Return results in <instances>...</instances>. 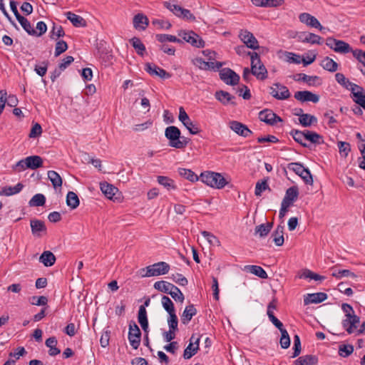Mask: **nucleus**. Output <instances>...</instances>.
Here are the masks:
<instances>
[{"instance_id":"f257e3e1","label":"nucleus","mask_w":365,"mask_h":365,"mask_svg":"<svg viewBox=\"0 0 365 365\" xmlns=\"http://www.w3.org/2000/svg\"><path fill=\"white\" fill-rule=\"evenodd\" d=\"M246 45L237 46L235 48V52L239 56H250L251 58L252 74L254 75L258 80L264 81L267 78V70L264 65H261L259 67L260 72L256 73L255 61H259V55L256 52H250L247 51Z\"/></svg>"},{"instance_id":"f03ea898","label":"nucleus","mask_w":365,"mask_h":365,"mask_svg":"<svg viewBox=\"0 0 365 365\" xmlns=\"http://www.w3.org/2000/svg\"><path fill=\"white\" fill-rule=\"evenodd\" d=\"M200 180L207 185L217 189H222L228 184V181L221 173L212 171L202 173L200 176Z\"/></svg>"},{"instance_id":"7ed1b4c3","label":"nucleus","mask_w":365,"mask_h":365,"mask_svg":"<svg viewBox=\"0 0 365 365\" xmlns=\"http://www.w3.org/2000/svg\"><path fill=\"white\" fill-rule=\"evenodd\" d=\"M169 270L170 265L168 263L165 262H159L146 267L145 269H142L140 272L143 277H149L165 274L169 272Z\"/></svg>"},{"instance_id":"20e7f679","label":"nucleus","mask_w":365,"mask_h":365,"mask_svg":"<svg viewBox=\"0 0 365 365\" xmlns=\"http://www.w3.org/2000/svg\"><path fill=\"white\" fill-rule=\"evenodd\" d=\"M287 168L292 170L297 175L302 178L304 183L312 185L314 180L312 175L308 168H306L300 163H291L287 165Z\"/></svg>"},{"instance_id":"39448f33","label":"nucleus","mask_w":365,"mask_h":365,"mask_svg":"<svg viewBox=\"0 0 365 365\" xmlns=\"http://www.w3.org/2000/svg\"><path fill=\"white\" fill-rule=\"evenodd\" d=\"M178 36L185 41L196 48H204L205 43L204 40L192 31H180Z\"/></svg>"},{"instance_id":"423d86ee","label":"nucleus","mask_w":365,"mask_h":365,"mask_svg":"<svg viewBox=\"0 0 365 365\" xmlns=\"http://www.w3.org/2000/svg\"><path fill=\"white\" fill-rule=\"evenodd\" d=\"M128 340L131 346L137 349L140 344L141 331L134 321L129 322Z\"/></svg>"},{"instance_id":"0eeeda50","label":"nucleus","mask_w":365,"mask_h":365,"mask_svg":"<svg viewBox=\"0 0 365 365\" xmlns=\"http://www.w3.org/2000/svg\"><path fill=\"white\" fill-rule=\"evenodd\" d=\"M179 120L185 125V127L189 130L190 134L196 135L200 132L196 123H194L189 118L188 115L185 112L182 107L179 109Z\"/></svg>"},{"instance_id":"6e6552de","label":"nucleus","mask_w":365,"mask_h":365,"mask_svg":"<svg viewBox=\"0 0 365 365\" xmlns=\"http://www.w3.org/2000/svg\"><path fill=\"white\" fill-rule=\"evenodd\" d=\"M241 41L249 48L256 50L259 48V42L252 33L247 30H241L239 34Z\"/></svg>"},{"instance_id":"1a4fd4ad","label":"nucleus","mask_w":365,"mask_h":365,"mask_svg":"<svg viewBox=\"0 0 365 365\" xmlns=\"http://www.w3.org/2000/svg\"><path fill=\"white\" fill-rule=\"evenodd\" d=\"M259 118L265 123L274 125L277 122H282V119L270 109H264L259 113Z\"/></svg>"},{"instance_id":"9d476101","label":"nucleus","mask_w":365,"mask_h":365,"mask_svg":"<svg viewBox=\"0 0 365 365\" xmlns=\"http://www.w3.org/2000/svg\"><path fill=\"white\" fill-rule=\"evenodd\" d=\"M30 226L31 233L34 237H41L43 235H46L47 228L45 222L42 220L37 219H32L30 220Z\"/></svg>"},{"instance_id":"9b49d317","label":"nucleus","mask_w":365,"mask_h":365,"mask_svg":"<svg viewBox=\"0 0 365 365\" xmlns=\"http://www.w3.org/2000/svg\"><path fill=\"white\" fill-rule=\"evenodd\" d=\"M299 19L300 22L306 24L308 26L318 29L320 31H323V30L326 29L324 26H322L321 25L320 22L318 21V19L316 17L312 16L309 13L300 14L299 16Z\"/></svg>"},{"instance_id":"f8f14e48","label":"nucleus","mask_w":365,"mask_h":365,"mask_svg":"<svg viewBox=\"0 0 365 365\" xmlns=\"http://www.w3.org/2000/svg\"><path fill=\"white\" fill-rule=\"evenodd\" d=\"M180 129L174 125L167 127L165 130V136L169 140L168 145L173 148H175V142L180 140Z\"/></svg>"},{"instance_id":"ddd939ff","label":"nucleus","mask_w":365,"mask_h":365,"mask_svg":"<svg viewBox=\"0 0 365 365\" xmlns=\"http://www.w3.org/2000/svg\"><path fill=\"white\" fill-rule=\"evenodd\" d=\"M294 98L301 103L311 101L314 103L319 101V96L309 91H297L294 96Z\"/></svg>"},{"instance_id":"4468645a","label":"nucleus","mask_w":365,"mask_h":365,"mask_svg":"<svg viewBox=\"0 0 365 365\" xmlns=\"http://www.w3.org/2000/svg\"><path fill=\"white\" fill-rule=\"evenodd\" d=\"M346 319L342 321V326L349 334H351L354 331V329L357 327L360 318L354 314V313L346 314Z\"/></svg>"},{"instance_id":"2eb2a0df","label":"nucleus","mask_w":365,"mask_h":365,"mask_svg":"<svg viewBox=\"0 0 365 365\" xmlns=\"http://www.w3.org/2000/svg\"><path fill=\"white\" fill-rule=\"evenodd\" d=\"M335 79L338 83H339L340 85H341L346 89L350 90L351 91L352 94H353V92H356V90L364 91V88L362 87L349 81V80L348 78H346L344 76V75L341 73H336Z\"/></svg>"},{"instance_id":"dca6fc26","label":"nucleus","mask_w":365,"mask_h":365,"mask_svg":"<svg viewBox=\"0 0 365 365\" xmlns=\"http://www.w3.org/2000/svg\"><path fill=\"white\" fill-rule=\"evenodd\" d=\"M230 128L233 130L235 133L237 135L242 136V137H247L250 134L252 133V132L248 128V127L236 120L230 121L229 123Z\"/></svg>"},{"instance_id":"f3484780","label":"nucleus","mask_w":365,"mask_h":365,"mask_svg":"<svg viewBox=\"0 0 365 365\" xmlns=\"http://www.w3.org/2000/svg\"><path fill=\"white\" fill-rule=\"evenodd\" d=\"M327 299V294L324 292L307 294L304 298V305L318 304L325 301Z\"/></svg>"},{"instance_id":"a211bd4d","label":"nucleus","mask_w":365,"mask_h":365,"mask_svg":"<svg viewBox=\"0 0 365 365\" xmlns=\"http://www.w3.org/2000/svg\"><path fill=\"white\" fill-rule=\"evenodd\" d=\"M215 98L219 101L222 104L227 106L231 104L233 106L236 105V103L233 101L235 97L231 95L230 93L225 91H217L215 93Z\"/></svg>"},{"instance_id":"6ab92c4d","label":"nucleus","mask_w":365,"mask_h":365,"mask_svg":"<svg viewBox=\"0 0 365 365\" xmlns=\"http://www.w3.org/2000/svg\"><path fill=\"white\" fill-rule=\"evenodd\" d=\"M194 336L192 335L190 339V344L185 348L183 353V357L185 359H190L192 356H194L197 350L199 349V338H197L195 341Z\"/></svg>"},{"instance_id":"aec40b11","label":"nucleus","mask_w":365,"mask_h":365,"mask_svg":"<svg viewBox=\"0 0 365 365\" xmlns=\"http://www.w3.org/2000/svg\"><path fill=\"white\" fill-rule=\"evenodd\" d=\"M284 226L278 225L274 232L272 233L271 237L276 246H282L284 244Z\"/></svg>"},{"instance_id":"412c9836","label":"nucleus","mask_w":365,"mask_h":365,"mask_svg":"<svg viewBox=\"0 0 365 365\" xmlns=\"http://www.w3.org/2000/svg\"><path fill=\"white\" fill-rule=\"evenodd\" d=\"M318 357L315 355L307 354L299 357L294 361L293 365H317Z\"/></svg>"},{"instance_id":"4be33fe9","label":"nucleus","mask_w":365,"mask_h":365,"mask_svg":"<svg viewBox=\"0 0 365 365\" xmlns=\"http://www.w3.org/2000/svg\"><path fill=\"white\" fill-rule=\"evenodd\" d=\"M26 167L28 169L36 170L43 166V159L38 155H31L25 158Z\"/></svg>"},{"instance_id":"5701e85b","label":"nucleus","mask_w":365,"mask_h":365,"mask_svg":"<svg viewBox=\"0 0 365 365\" xmlns=\"http://www.w3.org/2000/svg\"><path fill=\"white\" fill-rule=\"evenodd\" d=\"M256 6L260 7H277L284 3V0H251Z\"/></svg>"},{"instance_id":"b1692460","label":"nucleus","mask_w":365,"mask_h":365,"mask_svg":"<svg viewBox=\"0 0 365 365\" xmlns=\"http://www.w3.org/2000/svg\"><path fill=\"white\" fill-rule=\"evenodd\" d=\"M133 22L136 29L145 30L148 25L149 21L146 16L143 14H138L134 16Z\"/></svg>"},{"instance_id":"393cba45","label":"nucleus","mask_w":365,"mask_h":365,"mask_svg":"<svg viewBox=\"0 0 365 365\" xmlns=\"http://www.w3.org/2000/svg\"><path fill=\"white\" fill-rule=\"evenodd\" d=\"M197 314V309L193 304L187 306L181 316V322L183 324H187L192 319V317Z\"/></svg>"},{"instance_id":"a878e982","label":"nucleus","mask_w":365,"mask_h":365,"mask_svg":"<svg viewBox=\"0 0 365 365\" xmlns=\"http://www.w3.org/2000/svg\"><path fill=\"white\" fill-rule=\"evenodd\" d=\"M272 222H267L265 224H261L258 226H256L255 229V235H258L260 238L265 237L268 235L272 229Z\"/></svg>"},{"instance_id":"bb28decb","label":"nucleus","mask_w":365,"mask_h":365,"mask_svg":"<svg viewBox=\"0 0 365 365\" xmlns=\"http://www.w3.org/2000/svg\"><path fill=\"white\" fill-rule=\"evenodd\" d=\"M102 192L110 200H113L115 195L118 192L117 187L106 182L101 183Z\"/></svg>"},{"instance_id":"cd10ccee","label":"nucleus","mask_w":365,"mask_h":365,"mask_svg":"<svg viewBox=\"0 0 365 365\" xmlns=\"http://www.w3.org/2000/svg\"><path fill=\"white\" fill-rule=\"evenodd\" d=\"M56 257L51 251H44L39 257V261L45 267H51L56 262Z\"/></svg>"},{"instance_id":"c85d7f7f","label":"nucleus","mask_w":365,"mask_h":365,"mask_svg":"<svg viewBox=\"0 0 365 365\" xmlns=\"http://www.w3.org/2000/svg\"><path fill=\"white\" fill-rule=\"evenodd\" d=\"M66 16L67 19L76 27H85L86 26V20L78 15H76L71 11H68L66 13Z\"/></svg>"},{"instance_id":"c756f323","label":"nucleus","mask_w":365,"mask_h":365,"mask_svg":"<svg viewBox=\"0 0 365 365\" xmlns=\"http://www.w3.org/2000/svg\"><path fill=\"white\" fill-rule=\"evenodd\" d=\"M245 269L250 272L261 279H266L268 278L267 272L259 266L257 265H247L245 267Z\"/></svg>"},{"instance_id":"7c9ffc66","label":"nucleus","mask_w":365,"mask_h":365,"mask_svg":"<svg viewBox=\"0 0 365 365\" xmlns=\"http://www.w3.org/2000/svg\"><path fill=\"white\" fill-rule=\"evenodd\" d=\"M292 78L296 81H303L307 83L309 86H314L316 81L319 80L317 76H308L305 73H297L294 75Z\"/></svg>"},{"instance_id":"2f4dec72","label":"nucleus","mask_w":365,"mask_h":365,"mask_svg":"<svg viewBox=\"0 0 365 365\" xmlns=\"http://www.w3.org/2000/svg\"><path fill=\"white\" fill-rule=\"evenodd\" d=\"M305 140L315 145H320L324 143L322 135L308 130H305Z\"/></svg>"},{"instance_id":"473e14b6","label":"nucleus","mask_w":365,"mask_h":365,"mask_svg":"<svg viewBox=\"0 0 365 365\" xmlns=\"http://www.w3.org/2000/svg\"><path fill=\"white\" fill-rule=\"evenodd\" d=\"M289 134L292 136L294 140L302 146L304 148H309V145L304 142V140H305V130L300 131L293 129L290 131Z\"/></svg>"},{"instance_id":"72a5a7b5","label":"nucleus","mask_w":365,"mask_h":365,"mask_svg":"<svg viewBox=\"0 0 365 365\" xmlns=\"http://www.w3.org/2000/svg\"><path fill=\"white\" fill-rule=\"evenodd\" d=\"M46 346L49 347L48 354L50 356H56L60 354L61 350L56 347L57 339L54 336L49 337L45 342Z\"/></svg>"},{"instance_id":"f704fd0d","label":"nucleus","mask_w":365,"mask_h":365,"mask_svg":"<svg viewBox=\"0 0 365 365\" xmlns=\"http://www.w3.org/2000/svg\"><path fill=\"white\" fill-rule=\"evenodd\" d=\"M17 21L19 22L22 28L27 32L29 35H36V31L34 29V28L31 26V23L29 21L24 17L23 16H19L16 18Z\"/></svg>"},{"instance_id":"c9c22d12","label":"nucleus","mask_w":365,"mask_h":365,"mask_svg":"<svg viewBox=\"0 0 365 365\" xmlns=\"http://www.w3.org/2000/svg\"><path fill=\"white\" fill-rule=\"evenodd\" d=\"M178 174L190 182H195L200 179V177L190 169L180 168H178Z\"/></svg>"},{"instance_id":"e433bc0d","label":"nucleus","mask_w":365,"mask_h":365,"mask_svg":"<svg viewBox=\"0 0 365 365\" xmlns=\"http://www.w3.org/2000/svg\"><path fill=\"white\" fill-rule=\"evenodd\" d=\"M154 288L158 291H160L163 293L168 294L170 293V289L175 290L173 287L175 285L166 282V281H158L154 284Z\"/></svg>"},{"instance_id":"4c0bfd02","label":"nucleus","mask_w":365,"mask_h":365,"mask_svg":"<svg viewBox=\"0 0 365 365\" xmlns=\"http://www.w3.org/2000/svg\"><path fill=\"white\" fill-rule=\"evenodd\" d=\"M322 68L329 72H335L338 69V64L332 58L327 56L322 61Z\"/></svg>"},{"instance_id":"58836bf2","label":"nucleus","mask_w":365,"mask_h":365,"mask_svg":"<svg viewBox=\"0 0 365 365\" xmlns=\"http://www.w3.org/2000/svg\"><path fill=\"white\" fill-rule=\"evenodd\" d=\"M66 204L71 209H76L79 205V198L76 193L69 191L66 195Z\"/></svg>"},{"instance_id":"ea45409f","label":"nucleus","mask_w":365,"mask_h":365,"mask_svg":"<svg viewBox=\"0 0 365 365\" xmlns=\"http://www.w3.org/2000/svg\"><path fill=\"white\" fill-rule=\"evenodd\" d=\"M158 182L168 190H175L177 188L174 180L167 176H158Z\"/></svg>"},{"instance_id":"a19ab883","label":"nucleus","mask_w":365,"mask_h":365,"mask_svg":"<svg viewBox=\"0 0 365 365\" xmlns=\"http://www.w3.org/2000/svg\"><path fill=\"white\" fill-rule=\"evenodd\" d=\"M48 178L51 180L54 188L61 187L62 186V178L56 171H48Z\"/></svg>"},{"instance_id":"79ce46f5","label":"nucleus","mask_w":365,"mask_h":365,"mask_svg":"<svg viewBox=\"0 0 365 365\" xmlns=\"http://www.w3.org/2000/svg\"><path fill=\"white\" fill-rule=\"evenodd\" d=\"M130 43L135 49L137 53L141 56H144L145 52V46L138 37H133L130 40Z\"/></svg>"},{"instance_id":"37998d69","label":"nucleus","mask_w":365,"mask_h":365,"mask_svg":"<svg viewBox=\"0 0 365 365\" xmlns=\"http://www.w3.org/2000/svg\"><path fill=\"white\" fill-rule=\"evenodd\" d=\"M299 121L302 126L309 127L312 124L317 123V119L314 115L306 113L300 115Z\"/></svg>"},{"instance_id":"c03bdc74","label":"nucleus","mask_w":365,"mask_h":365,"mask_svg":"<svg viewBox=\"0 0 365 365\" xmlns=\"http://www.w3.org/2000/svg\"><path fill=\"white\" fill-rule=\"evenodd\" d=\"M302 41L303 43L321 45L323 43V38L315 34L309 33L306 35L304 38L302 40Z\"/></svg>"},{"instance_id":"a18cd8bd","label":"nucleus","mask_w":365,"mask_h":365,"mask_svg":"<svg viewBox=\"0 0 365 365\" xmlns=\"http://www.w3.org/2000/svg\"><path fill=\"white\" fill-rule=\"evenodd\" d=\"M156 39L161 43H164L166 41L170 42H175L179 43H182L183 41L182 39L177 38L175 36L170 35V34H157L155 36Z\"/></svg>"},{"instance_id":"49530a36","label":"nucleus","mask_w":365,"mask_h":365,"mask_svg":"<svg viewBox=\"0 0 365 365\" xmlns=\"http://www.w3.org/2000/svg\"><path fill=\"white\" fill-rule=\"evenodd\" d=\"M334 51L337 53H348L352 51V48L348 43L339 40V41L337 42L336 46H334Z\"/></svg>"},{"instance_id":"de8ad7c7","label":"nucleus","mask_w":365,"mask_h":365,"mask_svg":"<svg viewBox=\"0 0 365 365\" xmlns=\"http://www.w3.org/2000/svg\"><path fill=\"white\" fill-rule=\"evenodd\" d=\"M281 332V337L279 340L280 346L282 349H287L290 346V338L287 331L282 327V329H279Z\"/></svg>"},{"instance_id":"09e8293b","label":"nucleus","mask_w":365,"mask_h":365,"mask_svg":"<svg viewBox=\"0 0 365 365\" xmlns=\"http://www.w3.org/2000/svg\"><path fill=\"white\" fill-rule=\"evenodd\" d=\"M46 197L43 194H36L30 200L29 204L31 207H39L44 205Z\"/></svg>"},{"instance_id":"8fccbe9b","label":"nucleus","mask_w":365,"mask_h":365,"mask_svg":"<svg viewBox=\"0 0 365 365\" xmlns=\"http://www.w3.org/2000/svg\"><path fill=\"white\" fill-rule=\"evenodd\" d=\"M24 185L19 182L14 187H5L0 194L4 193L6 196L12 195L16 193H19L23 188Z\"/></svg>"},{"instance_id":"3c124183","label":"nucleus","mask_w":365,"mask_h":365,"mask_svg":"<svg viewBox=\"0 0 365 365\" xmlns=\"http://www.w3.org/2000/svg\"><path fill=\"white\" fill-rule=\"evenodd\" d=\"M201 235L207 240L210 245L217 247L220 246V242L219 239L212 233L207 231H202Z\"/></svg>"},{"instance_id":"603ef678","label":"nucleus","mask_w":365,"mask_h":365,"mask_svg":"<svg viewBox=\"0 0 365 365\" xmlns=\"http://www.w3.org/2000/svg\"><path fill=\"white\" fill-rule=\"evenodd\" d=\"M363 91L357 90L353 92V101L365 110V94H363Z\"/></svg>"},{"instance_id":"864d4df0","label":"nucleus","mask_w":365,"mask_h":365,"mask_svg":"<svg viewBox=\"0 0 365 365\" xmlns=\"http://www.w3.org/2000/svg\"><path fill=\"white\" fill-rule=\"evenodd\" d=\"M363 91L357 90L353 92V101L365 110V94H363Z\"/></svg>"},{"instance_id":"5fc2aeb1","label":"nucleus","mask_w":365,"mask_h":365,"mask_svg":"<svg viewBox=\"0 0 365 365\" xmlns=\"http://www.w3.org/2000/svg\"><path fill=\"white\" fill-rule=\"evenodd\" d=\"M161 302L163 308L168 314L175 312L174 304L168 297L165 295L163 296Z\"/></svg>"},{"instance_id":"6e6d98bb","label":"nucleus","mask_w":365,"mask_h":365,"mask_svg":"<svg viewBox=\"0 0 365 365\" xmlns=\"http://www.w3.org/2000/svg\"><path fill=\"white\" fill-rule=\"evenodd\" d=\"M299 195V189L297 186H292L286 190L284 197L287 200L294 202L297 200Z\"/></svg>"},{"instance_id":"4d7b16f0","label":"nucleus","mask_w":365,"mask_h":365,"mask_svg":"<svg viewBox=\"0 0 365 365\" xmlns=\"http://www.w3.org/2000/svg\"><path fill=\"white\" fill-rule=\"evenodd\" d=\"M354 351V346L351 344H341L339 347V354L342 357H348Z\"/></svg>"},{"instance_id":"13d9d810","label":"nucleus","mask_w":365,"mask_h":365,"mask_svg":"<svg viewBox=\"0 0 365 365\" xmlns=\"http://www.w3.org/2000/svg\"><path fill=\"white\" fill-rule=\"evenodd\" d=\"M300 278L314 279L316 281L324 279V277L319 275L317 273L312 272L309 269H304L302 274L299 276Z\"/></svg>"},{"instance_id":"bf43d9fd","label":"nucleus","mask_w":365,"mask_h":365,"mask_svg":"<svg viewBox=\"0 0 365 365\" xmlns=\"http://www.w3.org/2000/svg\"><path fill=\"white\" fill-rule=\"evenodd\" d=\"M163 5L166 9L172 11L175 16L178 17L180 16V14L182 10V8L180 6L173 4L170 1H164Z\"/></svg>"},{"instance_id":"052dcab7","label":"nucleus","mask_w":365,"mask_h":365,"mask_svg":"<svg viewBox=\"0 0 365 365\" xmlns=\"http://www.w3.org/2000/svg\"><path fill=\"white\" fill-rule=\"evenodd\" d=\"M273 86L280 90V100H286L290 97L291 93L287 87H286L285 86L282 85L279 83H275L273 84Z\"/></svg>"},{"instance_id":"680f3d73","label":"nucleus","mask_w":365,"mask_h":365,"mask_svg":"<svg viewBox=\"0 0 365 365\" xmlns=\"http://www.w3.org/2000/svg\"><path fill=\"white\" fill-rule=\"evenodd\" d=\"M173 288L175 290L170 289V293H168V294H170L175 301L182 303L185 299L183 294L178 287L175 286Z\"/></svg>"},{"instance_id":"e2e57ef3","label":"nucleus","mask_w":365,"mask_h":365,"mask_svg":"<svg viewBox=\"0 0 365 365\" xmlns=\"http://www.w3.org/2000/svg\"><path fill=\"white\" fill-rule=\"evenodd\" d=\"M65 36V32L61 26L53 24L52 30L50 34V38L56 39L57 38L63 37Z\"/></svg>"},{"instance_id":"0e129e2a","label":"nucleus","mask_w":365,"mask_h":365,"mask_svg":"<svg viewBox=\"0 0 365 365\" xmlns=\"http://www.w3.org/2000/svg\"><path fill=\"white\" fill-rule=\"evenodd\" d=\"M68 49V44L63 40H59L56 43L55 56H58Z\"/></svg>"},{"instance_id":"69168bd1","label":"nucleus","mask_w":365,"mask_h":365,"mask_svg":"<svg viewBox=\"0 0 365 365\" xmlns=\"http://www.w3.org/2000/svg\"><path fill=\"white\" fill-rule=\"evenodd\" d=\"M267 189L270 190L267 184V180H264L262 182H257L255 186V194L257 196H260L262 191L266 190Z\"/></svg>"},{"instance_id":"338daca9","label":"nucleus","mask_w":365,"mask_h":365,"mask_svg":"<svg viewBox=\"0 0 365 365\" xmlns=\"http://www.w3.org/2000/svg\"><path fill=\"white\" fill-rule=\"evenodd\" d=\"M294 352L292 356V358H295L298 356L302 351L301 341L300 338L298 335H295L294 336V346H293Z\"/></svg>"},{"instance_id":"774afa93","label":"nucleus","mask_w":365,"mask_h":365,"mask_svg":"<svg viewBox=\"0 0 365 365\" xmlns=\"http://www.w3.org/2000/svg\"><path fill=\"white\" fill-rule=\"evenodd\" d=\"M338 148L339 153L344 157H346L351 150V145L346 142L339 141Z\"/></svg>"}]
</instances>
